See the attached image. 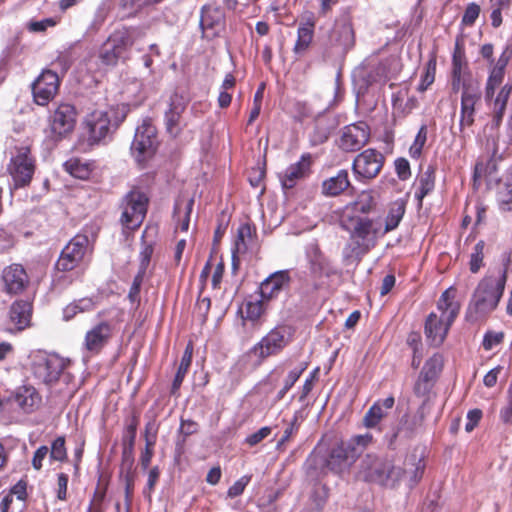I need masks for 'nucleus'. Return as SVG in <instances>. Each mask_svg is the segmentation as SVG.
<instances>
[{
    "label": "nucleus",
    "instance_id": "1",
    "mask_svg": "<svg viewBox=\"0 0 512 512\" xmlns=\"http://www.w3.org/2000/svg\"><path fill=\"white\" fill-rule=\"evenodd\" d=\"M346 230L350 235V242L342 252L346 264L358 263L361 257L375 246L377 239L384 235L381 220L368 216L348 215Z\"/></svg>",
    "mask_w": 512,
    "mask_h": 512
},
{
    "label": "nucleus",
    "instance_id": "2",
    "mask_svg": "<svg viewBox=\"0 0 512 512\" xmlns=\"http://www.w3.org/2000/svg\"><path fill=\"white\" fill-rule=\"evenodd\" d=\"M507 280L506 270L486 275L477 285L468 307V317L478 320L496 309Z\"/></svg>",
    "mask_w": 512,
    "mask_h": 512
},
{
    "label": "nucleus",
    "instance_id": "3",
    "mask_svg": "<svg viewBox=\"0 0 512 512\" xmlns=\"http://www.w3.org/2000/svg\"><path fill=\"white\" fill-rule=\"evenodd\" d=\"M406 471L388 457L367 454L360 463L358 476L385 487H395Z\"/></svg>",
    "mask_w": 512,
    "mask_h": 512
},
{
    "label": "nucleus",
    "instance_id": "4",
    "mask_svg": "<svg viewBox=\"0 0 512 512\" xmlns=\"http://www.w3.org/2000/svg\"><path fill=\"white\" fill-rule=\"evenodd\" d=\"M128 113L126 105L117 106L110 111L95 110L86 116L85 123L89 131L91 145L105 143L110 139L119 124Z\"/></svg>",
    "mask_w": 512,
    "mask_h": 512
},
{
    "label": "nucleus",
    "instance_id": "5",
    "mask_svg": "<svg viewBox=\"0 0 512 512\" xmlns=\"http://www.w3.org/2000/svg\"><path fill=\"white\" fill-rule=\"evenodd\" d=\"M69 364L68 359L44 350H35L29 355V367L33 377L48 387L59 380Z\"/></svg>",
    "mask_w": 512,
    "mask_h": 512
},
{
    "label": "nucleus",
    "instance_id": "6",
    "mask_svg": "<svg viewBox=\"0 0 512 512\" xmlns=\"http://www.w3.org/2000/svg\"><path fill=\"white\" fill-rule=\"evenodd\" d=\"M294 329L290 325H277L271 329L249 351L252 357L259 362L268 357L278 355L287 347L293 339Z\"/></svg>",
    "mask_w": 512,
    "mask_h": 512
},
{
    "label": "nucleus",
    "instance_id": "7",
    "mask_svg": "<svg viewBox=\"0 0 512 512\" xmlns=\"http://www.w3.org/2000/svg\"><path fill=\"white\" fill-rule=\"evenodd\" d=\"M134 43V32L123 28L114 31L102 44L99 59L105 66H115Z\"/></svg>",
    "mask_w": 512,
    "mask_h": 512
},
{
    "label": "nucleus",
    "instance_id": "8",
    "mask_svg": "<svg viewBox=\"0 0 512 512\" xmlns=\"http://www.w3.org/2000/svg\"><path fill=\"white\" fill-rule=\"evenodd\" d=\"M352 450L353 448L348 446L345 441H341L330 450L327 457L313 454L309 458V462L315 466H321L322 469L326 468L335 474H343L348 472L357 460Z\"/></svg>",
    "mask_w": 512,
    "mask_h": 512
},
{
    "label": "nucleus",
    "instance_id": "9",
    "mask_svg": "<svg viewBox=\"0 0 512 512\" xmlns=\"http://www.w3.org/2000/svg\"><path fill=\"white\" fill-rule=\"evenodd\" d=\"M148 198L139 190L130 191L122 202L120 218L124 228L134 230L143 222L147 212Z\"/></svg>",
    "mask_w": 512,
    "mask_h": 512
},
{
    "label": "nucleus",
    "instance_id": "10",
    "mask_svg": "<svg viewBox=\"0 0 512 512\" xmlns=\"http://www.w3.org/2000/svg\"><path fill=\"white\" fill-rule=\"evenodd\" d=\"M90 241L87 235H75L62 249L56 262L59 271H72L81 266L89 251Z\"/></svg>",
    "mask_w": 512,
    "mask_h": 512
},
{
    "label": "nucleus",
    "instance_id": "11",
    "mask_svg": "<svg viewBox=\"0 0 512 512\" xmlns=\"http://www.w3.org/2000/svg\"><path fill=\"white\" fill-rule=\"evenodd\" d=\"M158 144L157 130L150 119H144L136 128L131 144L132 155L138 162L151 157Z\"/></svg>",
    "mask_w": 512,
    "mask_h": 512
},
{
    "label": "nucleus",
    "instance_id": "12",
    "mask_svg": "<svg viewBox=\"0 0 512 512\" xmlns=\"http://www.w3.org/2000/svg\"><path fill=\"white\" fill-rule=\"evenodd\" d=\"M77 112L73 105L60 103L49 117L50 136L55 141L72 133L76 125Z\"/></svg>",
    "mask_w": 512,
    "mask_h": 512
},
{
    "label": "nucleus",
    "instance_id": "13",
    "mask_svg": "<svg viewBox=\"0 0 512 512\" xmlns=\"http://www.w3.org/2000/svg\"><path fill=\"white\" fill-rule=\"evenodd\" d=\"M30 150L26 146L15 148L12 154L8 171L14 181V187L20 188L28 185L34 174V163L30 157Z\"/></svg>",
    "mask_w": 512,
    "mask_h": 512
},
{
    "label": "nucleus",
    "instance_id": "14",
    "mask_svg": "<svg viewBox=\"0 0 512 512\" xmlns=\"http://www.w3.org/2000/svg\"><path fill=\"white\" fill-rule=\"evenodd\" d=\"M384 163V156L375 149H366L358 154L353 161V171L360 179L375 178Z\"/></svg>",
    "mask_w": 512,
    "mask_h": 512
},
{
    "label": "nucleus",
    "instance_id": "15",
    "mask_svg": "<svg viewBox=\"0 0 512 512\" xmlns=\"http://www.w3.org/2000/svg\"><path fill=\"white\" fill-rule=\"evenodd\" d=\"M114 333L113 325L108 321H101L90 328L84 337L83 348L87 356H94L109 343Z\"/></svg>",
    "mask_w": 512,
    "mask_h": 512
},
{
    "label": "nucleus",
    "instance_id": "16",
    "mask_svg": "<svg viewBox=\"0 0 512 512\" xmlns=\"http://www.w3.org/2000/svg\"><path fill=\"white\" fill-rule=\"evenodd\" d=\"M60 79L56 72L44 70L32 84V93L36 104L45 106L57 94Z\"/></svg>",
    "mask_w": 512,
    "mask_h": 512
},
{
    "label": "nucleus",
    "instance_id": "17",
    "mask_svg": "<svg viewBox=\"0 0 512 512\" xmlns=\"http://www.w3.org/2000/svg\"><path fill=\"white\" fill-rule=\"evenodd\" d=\"M454 320L455 310L439 315L434 312L429 314L425 323V335L432 345L438 346L443 343Z\"/></svg>",
    "mask_w": 512,
    "mask_h": 512
},
{
    "label": "nucleus",
    "instance_id": "18",
    "mask_svg": "<svg viewBox=\"0 0 512 512\" xmlns=\"http://www.w3.org/2000/svg\"><path fill=\"white\" fill-rule=\"evenodd\" d=\"M355 43V35L348 19L337 20L330 31L328 45L337 53H346Z\"/></svg>",
    "mask_w": 512,
    "mask_h": 512
},
{
    "label": "nucleus",
    "instance_id": "19",
    "mask_svg": "<svg viewBox=\"0 0 512 512\" xmlns=\"http://www.w3.org/2000/svg\"><path fill=\"white\" fill-rule=\"evenodd\" d=\"M200 27L203 37L211 39L218 36L225 28L224 11L213 4L204 5L201 9Z\"/></svg>",
    "mask_w": 512,
    "mask_h": 512
},
{
    "label": "nucleus",
    "instance_id": "20",
    "mask_svg": "<svg viewBox=\"0 0 512 512\" xmlns=\"http://www.w3.org/2000/svg\"><path fill=\"white\" fill-rule=\"evenodd\" d=\"M442 367L443 358L440 354H434L425 362L414 386L417 396H426L430 392Z\"/></svg>",
    "mask_w": 512,
    "mask_h": 512
},
{
    "label": "nucleus",
    "instance_id": "21",
    "mask_svg": "<svg viewBox=\"0 0 512 512\" xmlns=\"http://www.w3.org/2000/svg\"><path fill=\"white\" fill-rule=\"evenodd\" d=\"M305 253L313 277H330L338 273L336 266L321 252L318 244L309 243Z\"/></svg>",
    "mask_w": 512,
    "mask_h": 512
},
{
    "label": "nucleus",
    "instance_id": "22",
    "mask_svg": "<svg viewBox=\"0 0 512 512\" xmlns=\"http://www.w3.org/2000/svg\"><path fill=\"white\" fill-rule=\"evenodd\" d=\"M369 127L364 122L346 126L340 138V147L345 151H357L369 140Z\"/></svg>",
    "mask_w": 512,
    "mask_h": 512
},
{
    "label": "nucleus",
    "instance_id": "23",
    "mask_svg": "<svg viewBox=\"0 0 512 512\" xmlns=\"http://www.w3.org/2000/svg\"><path fill=\"white\" fill-rule=\"evenodd\" d=\"M3 290L10 295L22 293L29 284L26 270L20 264H12L2 272Z\"/></svg>",
    "mask_w": 512,
    "mask_h": 512
},
{
    "label": "nucleus",
    "instance_id": "24",
    "mask_svg": "<svg viewBox=\"0 0 512 512\" xmlns=\"http://www.w3.org/2000/svg\"><path fill=\"white\" fill-rule=\"evenodd\" d=\"M312 156L309 153L303 154L299 161L291 164L279 174L281 184L284 188H293L298 181L307 177L311 171Z\"/></svg>",
    "mask_w": 512,
    "mask_h": 512
},
{
    "label": "nucleus",
    "instance_id": "25",
    "mask_svg": "<svg viewBox=\"0 0 512 512\" xmlns=\"http://www.w3.org/2000/svg\"><path fill=\"white\" fill-rule=\"evenodd\" d=\"M480 100V92L478 86L463 83V91L461 96V130L470 127L474 123L475 105Z\"/></svg>",
    "mask_w": 512,
    "mask_h": 512
},
{
    "label": "nucleus",
    "instance_id": "26",
    "mask_svg": "<svg viewBox=\"0 0 512 512\" xmlns=\"http://www.w3.org/2000/svg\"><path fill=\"white\" fill-rule=\"evenodd\" d=\"M290 276L287 270L277 271L266 278L260 285L262 300H272L289 286Z\"/></svg>",
    "mask_w": 512,
    "mask_h": 512
},
{
    "label": "nucleus",
    "instance_id": "27",
    "mask_svg": "<svg viewBox=\"0 0 512 512\" xmlns=\"http://www.w3.org/2000/svg\"><path fill=\"white\" fill-rule=\"evenodd\" d=\"M510 60V53L504 50L498 57L497 61L493 63L489 71V76L485 87V99L488 100L494 96L495 90L503 82L505 69Z\"/></svg>",
    "mask_w": 512,
    "mask_h": 512
},
{
    "label": "nucleus",
    "instance_id": "28",
    "mask_svg": "<svg viewBox=\"0 0 512 512\" xmlns=\"http://www.w3.org/2000/svg\"><path fill=\"white\" fill-rule=\"evenodd\" d=\"M185 110V105L178 95L170 98L169 109L165 112L166 131L173 137L180 134L182 130L181 115Z\"/></svg>",
    "mask_w": 512,
    "mask_h": 512
},
{
    "label": "nucleus",
    "instance_id": "29",
    "mask_svg": "<svg viewBox=\"0 0 512 512\" xmlns=\"http://www.w3.org/2000/svg\"><path fill=\"white\" fill-rule=\"evenodd\" d=\"M395 399L393 396H389L382 400H377L366 412L363 418V425L366 428H376L382 419H384L388 411L393 408Z\"/></svg>",
    "mask_w": 512,
    "mask_h": 512
},
{
    "label": "nucleus",
    "instance_id": "30",
    "mask_svg": "<svg viewBox=\"0 0 512 512\" xmlns=\"http://www.w3.org/2000/svg\"><path fill=\"white\" fill-rule=\"evenodd\" d=\"M31 318V305L26 301H16L9 311V319L18 331L25 329Z\"/></svg>",
    "mask_w": 512,
    "mask_h": 512
},
{
    "label": "nucleus",
    "instance_id": "31",
    "mask_svg": "<svg viewBox=\"0 0 512 512\" xmlns=\"http://www.w3.org/2000/svg\"><path fill=\"white\" fill-rule=\"evenodd\" d=\"M511 92L512 85L506 83L504 86L501 87L497 96L494 99L493 97L490 98L491 103L489 105L491 106L493 122L495 123L496 126H498L503 119ZM487 101H489V99Z\"/></svg>",
    "mask_w": 512,
    "mask_h": 512
},
{
    "label": "nucleus",
    "instance_id": "32",
    "mask_svg": "<svg viewBox=\"0 0 512 512\" xmlns=\"http://www.w3.org/2000/svg\"><path fill=\"white\" fill-rule=\"evenodd\" d=\"M315 22L312 16H309L304 22H301L297 31V41L293 51L296 54L304 53L312 42Z\"/></svg>",
    "mask_w": 512,
    "mask_h": 512
},
{
    "label": "nucleus",
    "instance_id": "33",
    "mask_svg": "<svg viewBox=\"0 0 512 512\" xmlns=\"http://www.w3.org/2000/svg\"><path fill=\"white\" fill-rule=\"evenodd\" d=\"M350 186L348 172L340 170L337 175L325 180L322 184L323 194L326 196H337Z\"/></svg>",
    "mask_w": 512,
    "mask_h": 512
},
{
    "label": "nucleus",
    "instance_id": "34",
    "mask_svg": "<svg viewBox=\"0 0 512 512\" xmlns=\"http://www.w3.org/2000/svg\"><path fill=\"white\" fill-rule=\"evenodd\" d=\"M467 68V61L465 59L464 51L456 43L455 50L452 57V75H453V89L458 90L463 80V75Z\"/></svg>",
    "mask_w": 512,
    "mask_h": 512
},
{
    "label": "nucleus",
    "instance_id": "35",
    "mask_svg": "<svg viewBox=\"0 0 512 512\" xmlns=\"http://www.w3.org/2000/svg\"><path fill=\"white\" fill-rule=\"evenodd\" d=\"M96 308V301L91 297H84L68 304L63 309V319L69 321L79 313L93 311Z\"/></svg>",
    "mask_w": 512,
    "mask_h": 512
},
{
    "label": "nucleus",
    "instance_id": "36",
    "mask_svg": "<svg viewBox=\"0 0 512 512\" xmlns=\"http://www.w3.org/2000/svg\"><path fill=\"white\" fill-rule=\"evenodd\" d=\"M405 213V203L401 200L393 202L389 208L388 214L385 219V226L382 227V232L386 233L396 229L402 220Z\"/></svg>",
    "mask_w": 512,
    "mask_h": 512
},
{
    "label": "nucleus",
    "instance_id": "37",
    "mask_svg": "<svg viewBox=\"0 0 512 512\" xmlns=\"http://www.w3.org/2000/svg\"><path fill=\"white\" fill-rule=\"evenodd\" d=\"M192 354H193V346L191 343H189L183 353L181 362L179 364L176 375L174 377V380L172 383V388H171L172 394H175L179 390V388L186 376V373L191 365Z\"/></svg>",
    "mask_w": 512,
    "mask_h": 512
},
{
    "label": "nucleus",
    "instance_id": "38",
    "mask_svg": "<svg viewBox=\"0 0 512 512\" xmlns=\"http://www.w3.org/2000/svg\"><path fill=\"white\" fill-rule=\"evenodd\" d=\"M406 472L402 475L401 481H406L407 485L411 488L415 486L423 476L424 464L419 460L415 463H404L400 466Z\"/></svg>",
    "mask_w": 512,
    "mask_h": 512
},
{
    "label": "nucleus",
    "instance_id": "39",
    "mask_svg": "<svg viewBox=\"0 0 512 512\" xmlns=\"http://www.w3.org/2000/svg\"><path fill=\"white\" fill-rule=\"evenodd\" d=\"M497 200L502 210H512V168L509 170L503 186L498 191Z\"/></svg>",
    "mask_w": 512,
    "mask_h": 512
},
{
    "label": "nucleus",
    "instance_id": "40",
    "mask_svg": "<svg viewBox=\"0 0 512 512\" xmlns=\"http://www.w3.org/2000/svg\"><path fill=\"white\" fill-rule=\"evenodd\" d=\"M374 206L373 197L370 192H362L356 201H354L347 211H350V215L368 214Z\"/></svg>",
    "mask_w": 512,
    "mask_h": 512
},
{
    "label": "nucleus",
    "instance_id": "41",
    "mask_svg": "<svg viewBox=\"0 0 512 512\" xmlns=\"http://www.w3.org/2000/svg\"><path fill=\"white\" fill-rule=\"evenodd\" d=\"M16 401L24 411L29 412L38 404L40 398L34 388L24 387L17 394Z\"/></svg>",
    "mask_w": 512,
    "mask_h": 512
},
{
    "label": "nucleus",
    "instance_id": "42",
    "mask_svg": "<svg viewBox=\"0 0 512 512\" xmlns=\"http://www.w3.org/2000/svg\"><path fill=\"white\" fill-rule=\"evenodd\" d=\"M64 166L67 172L78 179H87L91 174L90 164L83 163L79 159H70Z\"/></svg>",
    "mask_w": 512,
    "mask_h": 512
},
{
    "label": "nucleus",
    "instance_id": "43",
    "mask_svg": "<svg viewBox=\"0 0 512 512\" xmlns=\"http://www.w3.org/2000/svg\"><path fill=\"white\" fill-rule=\"evenodd\" d=\"M348 446L353 448L352 452L358 459L363 451L372 444L373 435L369 432L361 435L352 436L348 441H345Z\"/></svg>",
    "mask_w": 512,
    "mask_h": 512
},
{
    "label": "nucleus",
    "instance_id": "44",
    "mask_svg": "<svg viewBox=\"0 0 512 512\" xmlns=\"http://www.w3.org/2000/svg\"><path fill=\"white\" fill-rule=\"evenodd\" d=\"M434 188V176L432 171H426L419 179L415 197L421 202Z\"/></svg>",
    "mask_w": 512,
    "mask_h": 512
},
{
    "label": "nucleus",
    "instance_id": "45",
    "mask_svg": "<svg viewBox=\"0 0 512 512\" xmlns=\"http://www.w3.org/2000/svg\"><path fill=\"white\" fill-rule=\"evenodd\" d=\"M453 299L454 295L451 288L446 289L442 293L437 304V308L440 311V314H442L443 312H450L452 310H455V317L458 315L459 305L456 302H454Z\"/></svg>",
    "mask_w": 512,
    "mask_h": 512
},
{
    "label": "nucleus",
    "instance_id": "46",
    "mask_svg": "<svg viewBox=\"0 0 512 512\" xmlns=\"http://www.w3.org/2000/svg\"><path fill=\"white\" fill-rule=\"evenodd\" d=\"M485 242L478 241L470 256L469 268L472 273H477L483 265Z\"/></svg>",
    "mask_w": 512,
    "mask_h": 512
},
{
    "label": "nucleus",
    "instance_id": "47",
    "mask_svg": "<svg viewBox=\"0 0 512 512\" xmlns=\"http://www.w3.org/2000/svg\"><path fill=\"white\" fill-rule=\"evenodd\" d=\"M67 459L65 438L57 437L51 444L50 460L64 462Z\"/></svg>",
    "mask_w": 512,
    "mask_h": 512
},
{
    "label": "nucleus",
    "instance_id": "48",
    "mask_svg": "<svg viewBox=\"0 0 512 512\" xmlns=\"http://www.w3.org/2000/svg\"><path fill=\"white\" fill-rule=\"evenodd\" d=\"M251 236V229L248 225H242L238 229L237 239L235 241V248L233 249V259H235L236 253H244L247 249L245 242L246 237Z\"/></svg>",
    "mask_w": 512,
    "mask_h": 512
},
{
    "label": "nucleus",
    "instance_id": "49",
    "mask_svg": "<svg viewBox=\"0 0 512 512\" xmlns=\"http://www.w3.org/2000/svg\"><path fill=\"white\" fill-rule=\"evenodd\" d=\"M480 6L474 2L467 5L464 14L462 16V24L465 26L474 25L475 21L480 14Z\"/></svg>",
    "mask_w": 512,
    "mask_h": 512
},
{
    "label": "nucleus",
    "instance_id": "50",
    "mask_svg": "<svg viewBox=\"0 0 512 512\" xmlns=\"http://www.w3.org/2000/svg\"><path fill=\"white\" fill-rule=\"evenodd\" d=\"M427 140V128L425 125L421 126L415 140L410 147V152L413 157H417L421 154V150Z\"/></svg>",
    "mask_w": 512,
    "mask_h": 512
},
{
    "label": "nucleus",
    "instance_id": "51",
    "mask_svg": "<svg viewBox=\"0 0 512 512\" xmlns=\"http://www.w3.org/2000/svg\"><path fill=\"white\" fill-rule=\"evenodd\" d=\"M503 332L488 331L483 338V348L487 351L493 349L495 346L503 341Z\"/></svg>",
    "mask_w": 512,
    "mask_h": 512
},
{
    "label": "nucleus",
    "instance_id": "52",
    "mask_svg": "<svg viewBox=\"0 0 512 512\" xmlns=\"http://www.w3.org/2000/svg\"><path fill=\"white\" fill-rule=\"evenodd\" d=\"M435 69H436L435 61L430 60L427 65L426 73L422 77L421 82L419 84V87H418L419 91H425L428 88V86H430L434 82Z\"/></svg>",
    "mask_w": 512,
    "mask_h": 512
},
{
    "label": "nucleus",
    "instance_id": "53",
    "mask_svg": "<svg viewBox=\"0 0 512 512\" xmlns=\"http://www.w3.org/2000/svg\"><path fill=\"white\" fill-rule=\"evenodd\" d=\"M250 480L251 477L247 475L238 479L232 486L229 487L227 491L228 497L234 498L241 495L244 492L246 486L249 484Z\"/></svg>",
    "mask_w": 512,
    "mask_h": 512
},
{
    "label": "nucleus",
    "instance_id": "54",
    "mask_svg": "<svg viewBox=\"0 0 512 512\" xmlns=\"http://www.w3.org/2000/svg\"><path fill=\"white\" fill-rule=\"evenodd\" d=\"M144 275L145 274H143V271H138L137 275L134 277L132 286L128 293V298L131 303H136L139 301L140 287L142 285Z\"/></svg>",
    "mask_w": 512,
    "mask_h": 512
},
{
    "label": "nucleus",
    "instance_id": "55",
    "mask_svg": "<svg viewBox=\"0 0 512 512\" xmlns=\"http://www.w3.org/2000/svg\"><path fill=\"white\" fill-rule=\"evenodd\" d=\"M246 318L255 321L263 313L262 301H249L245 306Z\"/></svg>",
    "mask_w": 512,
    "mask_h": 512
},
{
    "label": "nucleus",
    "instance_id": "56",
    "mask_svg": "<svg viewBox=\"0 0 512 512\" xmlns=\"http://www.w3.org/2000/svg\"><path fill=\"white\" fill-rule=\"evenodd\" d=\"M271 427L265 426L259 429L257 432L250 434L246 437L245 442L249 446H255L260 443L262 440L267 438L271 434Z\"/></svg>",
    "mask_w": 512,
    "mask_h": 512
},
{
    "label": "nucleus",
    "instance_id": "57",
    "mask_svg": "<svg viewBox=\"0 0 512 512\" xmlns=\"http://www.w3.org/2000/svg\"><path fill=\"white\" fill-rule=\"evenodd\" d=\"M156 435H153L151 438L146 437V448L145 451L141 455V465L144 469H147L150 465L152 455H153V446L155 444Z\"/></svg>",
    "mask_w": 512,
    "mask_h": 512
},
{
    "label": "nucleus",
    "instance_id": "58",
    "mask_svg": "<svg viewBox=\"0 0 512 512\" xmlns=\"http://www.w3.org/2000/svg\"><path fill=\"white\" fill-rule=\"evenodd\" d=\"M56 25V20L53 18H45L38 21H30L28 29L31 32H44L47 28Z\"/></svg>",
    "mask_w": 512,
    "mask_h": 512
},
{
    "label": "nucleus",
    "instance_id": "59",
    "mask_svg": "<svg viewBox=\"0 0 512 512\" xmlns=\"http://www.w3.org/2000/svg\"><path fill=\"white\" fill-rule=\"evenodd\" d=\"M298 430V413H295L293 419L290 421L288 426L285 428L282 438L279 440L277 446L280 447Z\"/></svg>",
    "mask_w": 512,
    "mask_h": 512
},
{
    "label": "nucleus",
    "instance_id": "60",
    "mask_svg": "<svg viewBox=\"0 0 512 512\" xmlns=\"http://www.w3.org/2000/svg\"><path fill=\"white\" fill-rule=\"evenodd\" d=\"M305 369H306V364H301L299 367L292 369L288 373V375L284 381L285 388L290 390L293 387V385L296 383V381L300 378L301 374L304 372Z\"/></svg>",
    "mask_w": 512,
    "mask_h": 512
},
{
    "label": "nucleus",
    "instance_id": "61",
    "mask_svg": "<svg viewBox=\"0 0 512 512\" xmlns=\"http://www.w3.org/2000/svg\"><path fill=\"white\" fill-rule=\"evenodd\" d=\"M395 169L401 180H406L411 175L409 162L404 158H398L395 161Z\"/></svg>",
    "mask_w": 512,
    "mask_h": 512
},
{
    "label": "nucleus",
    "instance_id": "62",
    "mask_svg": "<svg viewBox=\"0 0 512 512\" xmlns=\"http://www.w3.org/2000/svg\"><path fill=\"white\" fill-rule=\"evenodd\" d=\"M67 485H68V475L65 473H59L58 477H57V498L59 500H66Z\"/></svg>",
    "mask_w": 512,
    "mask_h": 512
},
{
    "label": "nucleus",
    "instance_id": "63",
    "mask_svg": "<svg viewBox=\"0 0 512 512\" xmlns=\"http://www.w3.org/2000/svg\"><path fill=\"white\" fill-rule=\"evenodd\" d=\"M482 417V412L481 410L479 409H473V410H470L468 413H467V422L465 424V430L467 432H471L473 431V429L477 426V424L479 423L480 419Z\"/></svg>",
    "mask_w": 512,
    "mask_h": 512
},
{
    "label": "nucleus",
    "instance_id": "64",
    "mask_svg": "<svg viewBox=\"0 0 512 512\" xmlns=\"http://www.w3.org/2000/svg\"><path fill=\"white\" fill-rule=\"evenodd\" d=\"M49 453V449L47 446H40L34 453L32 458V466L35 470H40L42 468V462L47 457Z\"/></svg>",
    "mask_w": 512,
    "mask_h": 512
}]
</instances>
